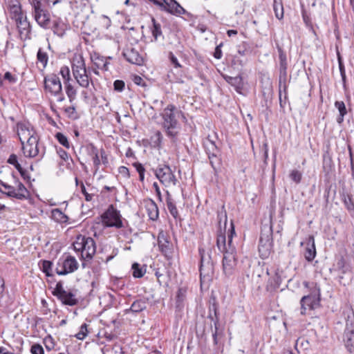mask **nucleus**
<instances>
[{"label": "nucleus", "mask_w": 354, "mask_h": 354, "mask_svg": "<svg viewBox=\"0 0 354 354\" xmlns=\"http://www.w3.org/2000/svg\"><path fill=\"white\" fill-rule=\"evenodd\" d=\"M235 234L234 226L227 235V243H226L225 234L220 232L217 234L216 245L220 252L223 253V272L227 277L233 274L237 263L236 257V248L232 243V238Z\"/></svg>", "instance_id": "nucleus-1"}, {"label": "nucleus", "mask_w": 354, "mask_h": 354, "mask_svg": "<svg viewBox=\"0 0 354 354\" xmlns=\"http://www.w3.org/2000/svg\"><path fill=\"white\" fill-rule=\"evenodd\" d=\"M303 285L309 289L310 294L301 297L300 300L301 314L304 315L308 310H314L319 305L320 288L313 282L304 281Z\"/></svg>", "instance_id": "nucleus-2"}, {"label": "nucleus", "mask_w": 354, "mask_h": 354, "mask_svg": "<svg viewBox=\"0 0 354 354\" xmlns=\"http://www.w3.org/2000/svg\"><path fill=\"white\" fill-rule=\"evenodd\" d=\"M74 250L80 252L84 261L91 260L96 252L95 242L91 237L82 234L77 236L73 243Z\"/></svg>", "instance_id": "nucleus-3"}, {"label": "nucleus", "mask_w": 354, "mask_h": 354, "mask_svg": "<svg viewBox=\"0 0 354 354\" xmlns=\"http://www.w3.org/2000/svg\"><path fill=\"white\" fill-rule=\"evenodd\" d=\"M272 221L269 224L263 225L259 243V252L261 259H267L272 251Z\"/></svg>", "instance_id": "nucleus-4"}, {"label": "nucleus", "mask_w": 354, "mask_h": 354, "mask_svg": "<svg viewBox=\"0 0 354 354\" xmlns=\"http://www.w3.org/2000/svg\"><path fill=\"white\" fill-rule=\"evenodd\" d=\"M176 107L173 104H169L164 109L161 113L163 119V127L167 136L171 138H175L178 134L179 124L175 117Z\"/></svg>", "instance_id": "nucleus-5"}, {"label": "nucleus", "mask_w": 354, "mask_h": 354, "mask_svg": "<svg viewBox=\"0 0 354 354\" xmlns=\"http://www.w3.org/2000/svg\"><path fill=\"white\" fill-rule=\"evenodd\" d=\"M72 71L73 77L80 86L87 88L91 82L93 84L91 77L86 68L84 59L82 56L73 60Z\"/></svg>", "instance_id": "nucleus-6"}, {"label": "nucleus", "mask_w": 354, "mask_h": 354, "mask_svg": "<svg viewBox=\"0 0 354 354\" xmlns=\"http://www.w3.org/2000/svg\"><path fill=\"white\" fill-rule=\"evenodd\" d=\"M101 217L102 223L106 227H114L118 229L124 227L120 212L113 205L109 206Z\"/></svg>", "instance_id": "nucleus-7"}, {"label": "nucleus", "mask_w": 354, "mask_h": 354, "mask_svg": "<svg viewBox=\"0 0 354 354\" xmlns=\"http://www.w3.org/2000/svg\"><path fill=\"white\" fill-rule=\"evenodd\" d=\"M154 174L160 182L165 187L176 185L178 180L169 166L167 165H159L155 170Z\"/></svg>", "instance_id": "nucleus-8"}, {"label": "nucleus", "mask_w": 354, "mask_h": 354, "mask_svg": "<svg viewBox=\"0 0 354 354\" xmlns=\"http://www.w3.org/2000/svg\"><path fill=\"white\" fill-rule=\"evenodd\" d=\"M205 151L209 159L212 168L216 170L221 165L220 150L215 142L209 137L206 138L203 142Z\"/></svg>", "instance_id": "nucleus-9"}, {"label": "nucleus", "mask_w": 354, "mask_h": 354, "mask_svg": "<svg viewBox=\"0 0 354 354\" xmlns=\"http://www.w3.org/2000/svg\"><path fill=\"white\" fill-rule=\"evenodd\" d=\"M344 342L346 349L352 353L354 351V314L348 315L346 322L344 333Z\"/></svg>", "instance_id": "nucleus-10"}, {"label": "nucleus", "mask_w": 354, "mask_h": 354, "mask_svg": "<svg viewBox=\"0 0 354 354\" xmlns=\"http://www.w3.org/2000/svg\"><path fill=\"white\" fill-rule=\"evenodd\" d=\"M78 268V263L75 258L72 256H68L64 260H59L56 272L59 275H65L77 270Z\"/></svg>", "instance_id": "nucleus-11"}, {"label": "nucleus", "mask_w": 354, "mask_h": 354, "mask_svg": "<svg viewBox=\"0 0 354 354\" xmlns=\"http://www.w3.org/2000/svg\"><path fill=\"white\" fill-rule=\"evenodd\" d=\"M22 150L26 156L30 158L37 156L42 157L44 154V149H40L37 137L30 138L26 143L22 144Z\"/></svg>", "instance_id": "nucleus-12"}, {"label": "nucleus", "mask_w": 354, "mask_h": 354, "mask_svg": "<svg viewBox=\"0 0 354 354\" xmlns=\"http://www.w3.org/2000/svg\"><path fill=\"white\" fill-rule=\"evenodd\" d=\"M44 89L50 95L60 93L62 89L59 77L55 74H50L44 77Z\"/></svg>", "instance_id": "nucleus-13"}, {"label": "nucleus", "mask_w": 354, "mask_h": 354, "mask_svg": "<svg viewBox=\"0 0 354 354\" xmlns=\"http://www.w3.org/2000/svg\"><path fill=\"white\" fill-rule=\"evenodd\" d=\"M201 256L200 275L202 277H209L213 274V263L211 261V257L204 249L199 248Z\"/></svg>", "instance_id": "nucleus-14"}, {"label": "nucleus", "mask_w": 354, "mask_h": 354, "mask_svg": "<svg viewBox=\"0 0 354 354\" xmlns=\"http://www.w3.org/2000/svg\"><path fill=\"white\" fill-rule=\"evenodd\" d=\"M158 245L162 254L167 260H171L174 257V246L169 241L168 237L162 232H160L158 236Z\"/></svg>", "instance_id": "nucleus-15"}, {"label": "nucleus", "mask_w": 354, "mask_h": 354, "mask_svg": "<svg viewBox=\"0 0 354 354\" xmlns=\"http://www.w3.org/2000/svg\"><path fill=\"white\" fill-rule=\"evenodd\" d=\"M34 17L37 24L42 28L48 29L50 28V14L40 8L39 2L34 4Z\"/></svg>", "instance_id": "nucleus-16"}, {"label": "nucleus", "mask_w": 354, "mask_h": 354, "mask_svg": "<svg viewBox=\"0 0 354 354\" xmlns=\"http://www.w3.org/2000/svg\"><path fill=\"white\" fill-rule=\"evenodd\" d=\"M123 56L131 64L142 65L144 62L143 57L138 50L134 48H127L123 50Z\"/></svg>", "instance_id": "nucleus-17"}, {"label": "nucleus", "mask_w": 354, "mask_h": 354, "mask_svg": "<svg viewBox=\"0 0 354 354\" xmlns=\"http://www.w3.org/2000/svg\"><path fill=\"white\" fill-rule=\"evenodd\" d=\"M163 7L160 8L162 11L167 12L172 15H182L185 12V9L175 0H162Z\"/></svg>", "instance_id": "nucleus-18"}, {"label": "nucleus", "mask_w": 354, "mask_h": 354, "mask_svg": "<svg viewBox=\"0 0 354 354\" xmlns=\"http://www.w3.org/2000/svg\"><path fill=\"white\" fill-rule=\"evenodd\" d=\"M8 10L12 19L17 21L24 17L19 0H8Z\"/></svg>", "instance_id": "nucleus-19"}, {"label": "nucleus", "mask_w": 354, "mask_h": 354, "mask_svg": "<svg viewBox=\"0 0 354 354\" xmlns=\"http://www.w3.org/2000/svg\"><path fill=\"white\" fill-rule=\"evenodd\" d=\"M278 51L279 59V86H281V82L283 81L285 83L286 80L288 63L286 55L281 48L279 47Z\"/></svg>", "instance_id": "nucleus-20"}, {"label": "nucleus", "mask_w": 354, "mask_h": 354, "mask_svg": "<svg viewBox=\"0 0 354 354\" xmlns=\"http://www.w3.org/2000/svg\"><path fill=\"white\" fill-rule=\"evenodd\" d=\"M143 203L149 219L156 221L159 216V210L154 201L151 198H146L143 201Z\"/></svg>", "instance_id": "nucleus-21"}, {"label": "nucleus", "mask_w": 354, "mask_h": 354, "mask_svg": "<svg viewBox=\"0 0 354 354\" xmlns=\"http://www.w3.org/2000/svg\"><path fill=\"white\" fill-rule=\"evenodd\" d=\"M21 39H30V26L26 17L21 18L15 21Z\"/></svg>", "instance_id": "nucleus-22"}, {"label": "nucleus", "mask_w": 354, "mask_h": 354, "mask_svg": "<svg viewBox=\"0 0 354 354\" xmlns=\"http://www.w3.org/2000/svg\"><path fill=\"white\" fill-rule=\"evenodd\" d=\"M17 135L21 145L24 144L25 141L29 140L30 138L35 137L32 129H30L28 125L24 124H18Z\"/></svg>", "instance_id": "nucleus-23"}, {"label": "nucleus", "mask_w": 354, "mask_h": 354, "mask_svg": "<svg viewBox=\"0 0 354 354\" xmlns=\"http://www.w3.org/2000/svg\"><path fill=\"white\" fill-rule=\"evenodd\" d=\"M50 28L53 30L54 34L62 37L65 35L66 31L69 28V26L61 19L58 18L53 21V25H50Z\"/></svg>", "instance_id": "nucleus-24"}, {"label": "nucleus", "mask_w": 354, "mask_h": 354, "mask_svg": "<svg viewBox=\"0 0 354 354\" xmlns=\"http://www.w3.org/2000/svg\"><path fill=\"white\" fill-rule=\"evenodd\" d=\"M224 79L226 80L227 83H229L231 86H232L234 88L235 91L237 93L242 94V91L244 87V83L241 76L238 75L236 77H231L226 75L224 77Z\"/></svg>", "instance_id": "nucleus-25"}, {"label": "nucleus", "mask_w": 354, "mask_h": 354, "mask_svg": "<svg viewBox=\"0 0 354 354\" xmlns=\"http://www.w3.org/2000/svg\"><path fill=\"white\" fill-rule=\"evenodd\" d=\"M316 255V250L315 246V241L313 236H310L308 239L306 248L305 249L304 257L308 261L314 259Z\"/></svg>", "instance_id": "nucleus-26"}, {"label": "nucleus", "mask_w": 354, "mask_h": 354, "mask_svg": "<svg viewBox=\"0 0 354 354\" xmlns=\"http://www.w3.org/2000/svg\"><path fill=\"white\" fill-rule=\"evenodd\" d=\"M92 61L94 65L99 69H102L104 71L109 70V62L107 61V58L101 56L98 54H94L91 57Z\"/></svg>", "instance_id": "nucleus-27"}, {"label": "nucleus", "mask_w": 354, "mask_h": 354, "mask_svg": "<svg viewBox=\"0 0 354 354\" xmlns=\"http://www.w3.org/2000/svg\"><path fill=\"white\" fill-rule=\"evenodd\" d=\"M56 297L64 305L73 306L77 304V299L75 298V295L71 292L65 291V294L62 297L60 295H57Z\"/></svg>", "instance_id": "nucleus-28"}, {"label": "nucleus", "mask_w": 354, "mask_h": 354, "mask_svg": "<svg viewBox=\"0 0 354 354\" xmlns=\"http://www.w3.org/2000/svg\"><path fill=\"white\" fill-rule=\"evenodd\" d=\"M15 187L16 189V193L17 194V196H16L17 199L24 200L27 198L29 193L28 189L26 188V187L22 183H21L18 180H16Z\"/></svg>", "instance_id": "nucleus-29"}, {"label": "nucleus", "mask_w": 354, "mask_h": 354, "mask_svg": "<svg viewBox=\"0 0 354 354\" xmlns=\"http://www.w3.org/2000/svg\"><path fill=\"white\" fill-rule=\"evenodd\" d=\"M166 194H167L166 203H167V209H168L169 213L171 214V215L174 218L176 219L179 216L177 207H176L175 203H174V201L171 198L169 191H167V190L166 191Z\"/></svg>", "instance_id": "nucleus-30"}, {"label": "nucleus", "mask_w": 354, "mask_h": 354, "mask_svg": "<svg viewBox=\"0 0 354 354\" xmlns=\"http://www.w3.org/2000/svg\"><path fill=\"white\" fill-rule=\"evenodd\" d=\"M335 106L339 111V115L337 118V122L341 124L344 121V117L347 113V110L345 104L343 101H336L335 102Z\"/></svg>", "instance_id": "nucleus-31"}, {"label": "nucleus", "mask_w": 354, "mask_h": 354, "mask_svg": "<svg viewBox=\"0 0 354 354\" xmlns=\"http://www.w3.org/2000/svg\"><path fill=\"white\" fill-rule=\"evenodd\" d=\"M273 10L274 12L275 17L281 20L283 18V6L281 0H274L273 1Z\"/></svg>", "instance_id": "nucleus-32"}, {"label": "nucleus", "mask_w": 354, "mask_h": 354, "mask_svg": "<svg viewBox=\"0 0 354 354\" xmlns=\"http://www.w3.org/2000/svg\"><path fill=\"white\" fill-rule=\"evenodd\" d=\"M65 86V90L66 93L67 95V97L69 100V102L71 103H73V102L76 99L77 96V89L71 84V83L66 82L64 84Z\"/></svg>", "instance_id": "nucleus-33"}, {"label": "nucleus", "mask_w": 354, "mask_h": 354, "mask_svg": "<svg viewBox=\"0 0 354 354\" xmlns=\"http://www.w3.org/2000/svg\"><path fill=\"white\" fill-rule=\"evenodd\" d=\"M147 308V302L145 299H137L131 304L129 310L133 313H140Z\"/></svg>", "instance_id": "nucleus-34"}, {"label": "nucleus", "mask_w": 354, "mask_h": 354, "mask_svg": "<svg viewBox=\"0 0 354 354\" xmlns=\"http://www.w3.org/2000/svg\"><path fill=\"white\" fill-rule=\"evenodd\" d=\"M53 219L58 223H66L68 216L64 214L59 209H53L51 212Z\"/></svg>", "instance_id": "nucleus-35"}, {"label": "nucleus", "mask_w": 354, "mask_h": 354, "mask_svg": "<svg viewBox=\"0 0 354 354\" xmlns=\"http://www.w3.org/2000/svg\"><path fill=\"white\" fill-rule=\"evenodd\" d=\"M3 187V194L12 198H15L17 196L16 193V189L15 186L10 185L6 183H0Z\"/></svg>", "instance_id": "nucleus-36"}, {"label": "nucleus", "mask_w": 354, "mask_h": 354, "mask_svg": "<svg viewBox=\"0 0 354 354\" xmlns=\"http://www.w3.org/2000/svg\"><path fill=\"white\" fill-rule=\"evenodd\" d=\"M151 21L153 24V27L151 28L152 35L156 41L159 37L162 35L161 26L159 23H158L156 19L152 17Z\"/></svg>", "instance_id": "nucleus-37"}, {"label": "nucleus", "mask_w": 354, "mask_h": 354, "mask_svg": "<svg viewBox=\"0 0 354 354\" xmlns=\"http://www.w3.org/2000/svg\"><path fill=\"white\" fill-rule=\"evenodd\" d=\"M133 276L135 278H140L143 277L146 272V269L141 267L138 263H135L132 265Z\"/></svg>", "instance_id": "nucleus-38"}, {"label": "nucleus", "mask_w": 354, "mask_h": 354, "mask_svg": "<svg viewBox=\"0 0 354 354\" xmlns=\"http://www.w3.org/2000/svg\"><path fill=\"white\" fill-rule=\"evenodd\" d=\"M162 140V133L157 131L151 137V145L153 147H160L161 143Z\"/></svg>", "instance_id": "nucleus-39"}, {"label": "nucleus", "mask_w": 354, "mask_h": 354, "mask_svg": "<svg viewBox=\"0 0 354 354\" xmlns=\"http://www.w3.org/2000/svg\"><path fill=\"white\" fill-rule=\"evenodd\" d=\"M37 59L38 62L41 64L43 68H46L48 61L47 53L39 48L37 54Z\"/></svg>", "instance_id": "nucleus-40"}, {"label": "nucleus", "mask_w": 354, "mask_h": 354, "mask_svg": "<svg viewBox=\"0 0 354 354\" xmlns=\"http://www.w3.org/2000/svg\"><path fill=\"white\" fill-rule=\"evenodd\" d=\"M214 324L215 330L212 334L213 341H214V344H218V337L222 336L223 335V329L219 328L220 324H219L218 318H216V320L214 322Z\"/></svg>", "instance_id": "nucleus-41"}, {"label": "nucleus", "mask_w": 354, "mask_h": 354, "mask_svg": "<svg viewBox=\"0 0 354 354\" xmlns=\"http://www.w3.org/2000/svg\"><path fill=\"white\" fill-rule=\"evenodd\" d=\"M59 74L62 75L64 84L69 82L71 80L70 69L68 66H64L61 67Z\"/></svg>", "instance_id": "nucleus-42"}, {"label": "nucleus", "mask_w": 354, "mask_h": 354, "mask_svg": "<svg viewBox=\"0 0 354 354\" xmlns=\"http://www.w3.org/2000/svg\"><path fill=\"white\" fill-rule=\"evenodd\" d=\"M64 112L66 114V115L71 119L75 120L78 118L76 111V108L73 104L71 106L64 108Z\"/></svg>", "instance_id": "nucleus-43"}, {"label": "nucleus", "mask_w": 354, "mask_h": 354, "mask_svg": "<svg viewBox=\"0 0 354 354\" xmlns=\"http://www.w3.org/2000/svg\"><path fill=\"white\" fill-rule=\"evenodd\" d=\"M88 335L87 324H83L80 326L79 333L75 335V337L80 340H83L86 338Z\"/></svg>", "instance_id": "nucleus-44"}, {"label": "nucleus", "mask_w": 354, "mask_h": 354, "mask_svg": "<svg viewBox=\"0 0 354 354\" xmlns=\"http://www.w3.org/2000/svg\"><path fill=\"white\" fill-rule=\"evenodd\" d=\"M53 263L50 261H43L42 262V271L46 273L47 276H51Z\"/></svg>", "instance_id": "nucleus-45"}, {"label": "nucleus", "mask_w": 354, "mask_h": 354, "mask_svg": "<svg viewBox=\"0 0 354 354\" xmlns=\"http://www.w3.org/2000/svg\"><path fill=\"white\" fill-rule=\"evenodd\" d=\"M55 138L62 145L66 148H69L70 145L68 139L63 133L59 132L57 133Z\"/></svg>", "instance_id": "nucleus-46"}, {"label": "nucleus", "mask_w": 354, "mask_h": 354, "mask_svg": "<svg viewBox=\"0 0 354 354\" xmlns=\"http://www.w3.org/2000/svg\"><path fill=\"white\" fill-rule=\"evenodd\" d=\"M65 290L63 287V284L62 281H59L57 283L54 290L53 291V295L55 297L57 295H60L61 297L65 294Z\"/></svg>", "instance_id": "nucleus-47"}, {"label": "nucleus", "mask_w": 354, "mask_h": 354, "mask_svg": "<svg viewBox=\"0 0 354 354\" xmlns=\"http://www.w3.org/2000/svg\"><path fill=\"white\" fill-rule=\"evenodd\" d=\"M301 177V173L298 170H292L290 174V178L292 181L295 182L296 183H300Z\"/></svg>", "instance_id": "nucleus-48"}, {"label": "nucleus", "mask_w": 354, "mask_h": 354, "mask_svg": "<svg viewBox=\"0 0 354 354\" xmlns=\"http://www.w3.org/2000/svg\"><path fill=\"white\" fill-rule=\"evenodd\" d=\"M218 219L219 223H221V222L223 221L225 225L226 224L227 218L226 212L224 209V206H223L221 207V209L218 212Z\"/></svg>", "instance_id": "nucleus-49"}, {"label": "nucleus", "mask_w": 354, "mask_h": 354, "mask_svg": "<svg viewBox=\"0 0 354 354\" xmlns=\"http://www.w3.org/2000/svg\"><path fill=\"white\" fill-rule=\"evenodd\" d=\"M92 153L94 155L93 158V164L96 167H98L100 165V160L98 156V151L94 146H92Z\"/></svg>", "instance_id": "nucleus-50"}, {"label": "nucleus", "mask_w": 354, "mask_h": 354, "mask_svg": "<svg viewBox=\"0 0 354 354\" xmlns=\"http://www.w3.org/2000/svg\"><path fill=\"white\" fill-rule=\"evenodd\" d=\"M30 352L32 354H44L43 347L39 344H33L31 346Z\"/></svg>", "instance_id": "nucleus-51"}, {"label": "nucleus", "mask_w": 354, "mask_h": 354, "mask_svg": "<svg viewBox=\"0 0 354 354\" xmlns=\"http://www.w3.org/2000/svg\"><path fill=\"white\" fill-rule=\"evenodd\" d=\"M344 203L347 208L348 210H353L354 209V203L353 200L350 196H347L344 197Z\"/></svg>", "instance_id": "nucleus-52"}, {"label": "nucleus", "mask_w": 354, "mask_h": 354, "mask_svg": "<svg viewBox=\"0 0 354 354\" xmlns=\"http://www.w3.org/2000/svg\"><path fill=\"white\" fill-rule=\"evenodd\" d=\"M125 84L122 80H117L113 83L114 90L118 92H121L124 88Z\"/></svg>", "instance_id": "nucleus-53"}, {"label": "nucleus", "mask_w": 354, "mask_h": 354, "mask_svg": "<svg viewBox=\"0 0 354 354\" xmlns=\"http://www.w3.org/2000/svg\"><path fill=\"white\" fill-rule=\"evenodd\" d=\"M169 59L171 62V63L174 65L175 68H180L181 65L179 63L177 57L174 55L173 53L170 52L169 53Z\"/></svg>", "instance_id": "nucleus-54"}, {"label": "nucleus", "mask_w": 354, "mask_h": 354, "mask_svg": "<svg viewBox=\"0 0 354 354\" xmlns=\"http://www.w3.org/2000/svg\"><path fill=\"white\" fill-rule=\"evenodd\" d=\"M80 187H81L82 193L84 195L85 200L86 201H91L93 199V195L90 194L86 192L85 186L82 182L81 183Z\"/></svg>", "instance_id": "nucleus-55"}, {"label": "nucleus", "mask_w": 354, "mask_h": 354, "mask_svg": "<svg viewBox=\"0 0 354 354\" xmlns=\"http://www.w3.org/2000/svg\"><path fill=\"white\" fill-rule=\"evenodd\" d=\"M3 80L8 81L10 84H14L17 82V77L12 75L10 72H6L4 74Z\"/></svg>", "instance_id": "nucleus-56"}, {"label": "nucleus", "mask_w": 354, "mask_h": 354, "mask_svg": "<svg viewBox=\"0 0 354 354\" xmlns=\"http://www.w3.org/2000/svg\"><path fill=\"white\" fill-rule=\"evenodd\" d=\"M339 69L343 82V84L344 86L346 84V76L344 63H340V65H339Z\"/></svg>", "instance_id": "nucleus-57"}, {"label": "nucleus", "mask_w": 354, "mask_h": 354, "mask_svg": "<svg viewBox=\"0 0 354 354\" xmlns=\"http://www.w3.org/2000/svg\"><path fill=\"white\" fill-rule=\"evenodd\" d=\"M57 153L59 154V157L64 161H67L69 158L68 153L64 151V149L59 148L57 149Z\"/></svg>", "instance_id": "nucleus-58"}, {"label": "nucleus", "mask_w": 354, "mask_h": 354, "mask_svg": "<svg viewBox=\"0 0 354 354\" xmlns=\"http://www.w3.org/2000/svg\"><path fill=\"white\" fill-rule=\"evenodd\" d=\"M9 164L15 166L18 163L17 156L15 154H11L7 161Z\"/></svg>", "instance_id": "nucleus-59"}, {"label": "nucleus", "mask_w": 354, "mask_h": 354, "mask_svg": "<svg viewBox=\"0 0 354 354\" xmlns=\"http://www.w3.org/2000/svg\"><path fill=\"white\" fill-rule=\"evenodd\" d=\"M237 51L241 55H245L248 52V49L246 48L245 44H243L238 46Z\"/></svg>", "instance_id": "nucleus-60"}, {"label": "nucleus", "mask_w": 354, "mask_h": 354, "mask_svg": "<svg viewBox=\"0 0 354 354\" xmlns=\"http://www.w3.org/2000/svg\"><path fill=\"white\" fill-rule=\"evenodd\" d=\"M133 81L137 85L142 86H145V81L140 76L135 75L133 79Z\"/></svg>", "instance_id": "nucleus-61"}, {"label": "nucleus", "mask_w": 354, "mask_h": 354, "mask_svg": "<svg viewBox=\"0 0 354 354\" xmlns=\"http://www.w3.org/2000/svg\"><path fill=\"white\" fill-rule=\"evenodd\" d=\"M221 44L219 46H217L216 47L214 53V57L217 59H221L222 57V51L221 49Z\"/></svg>", "instance_id": "nucleus-62"}, {"label": "nucleus", "mask_w": 354, "mask_h": 354, "mask_svg": "<svg viewBox=\"0 0 354 354\" xmlns=\"http://www.w3.org/2000/svg\"><path fill=\"white\" fill-rule=\"evenodd\" d=\"M134 167L136 168V171L140 174V173L145 172V169L144 168L143 165L140 162H136L133 164Z\"/></svg>", "instance_id": "nucleus-63"}, {"label": "nucleus", "mask_w": 354, "mask_h": 354, "mask_svg": "<svg viewBox=\"0 0 354 354\" xmlns=\"http://www.w3.org/2000/svg\"><path fill=\"white\" fill-rule=\"evenodd\" d=\"M153 187L155 189V191H156V195H157L158 199L161 201H162V195H161V192H160V190L158 183L156 182L153 183Z\"/></svg>", "instance_id": "nucleus-64"}]
</instances>
